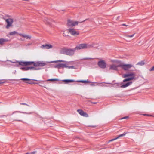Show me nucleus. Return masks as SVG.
Instances as JSON below:
<instances>
[{
    "label": "nucleus",
    "instance_id": "1",
    "mask_svg": "<svg viewBox=\"0 0 154 154\" xmlns=\"http://www.w3.org/2000/svg\"><path fill=\"white\" fill-rule=\"evenodd\" d=\"M119 67H121L123 70L125 71H128L134 66L131 64H120L116 65L114 64L110 65L109 66V69L114 70H117Z\"/></svg>",
    "mask_w": 154,
    "mask_h": 154
},
{
    "label": "nucleus",
    "instance_id": "2",
    "mask_svg": "<svg viewBox=\"0 0 154 154\" xmlns=\"http://www.w3.org/2000/svg\"><path fill=\"white\" fill-rule=\"evenodd\" d=\"M19 65L23 66H27L33 64L35 66H43L46 65V63L43 62L38 61L35 63L32 61H19Z\"/></svg>",
    "mask_w": 154,
    "mask_h": 154
},
{
    "label": "nucleus",
    "instance_id": "3",
    "mask_svg": "<svg viewBox=\"0 0 154 154\" xmlns=\"http://www.w3.org/2000/svg\"><path fill=\"white\" fill-rule=\"evenodd\" d=\"M19 35L20 36H21L22 38L20 39V40L21 41H24L25 40V38L26 39H30L32 38L31 35L25 34H22L21 33H17V32L16 31L11 32H10L8 35H7L8 36V35L13 36L14 35L16 34Z\"/></svg>",
    "mask_w": 154,
    "mask_h": 154
},
{
    "label": "nucleus",
    "instance_id": "4",
    "mask_svg": "<svg viewBox=\"0 0 154 154\" xmlns=\"http://www.w3.org/2000/svg\"><path fill=\"white\" fill-rule=\"evenodd\" d=\"M74 49L63 48L60 50V53L69 56H72L74 55Z\"/></svg>",
    "mask_w": 154,
    "mask_h": 154
},
{
    "label": "nucleus",
    "instance_id": "5",
    "mask_svg": "<svg viewBox=\"0 0 154 154\" xmlns=\"http://www.w3.org/2000/svg\"><path fill=\"white\" fill-rule=\"evenodd\" d=\"M92 45L90 44L86 43L80 44L77 45L74 49V51L85 49L89 48H91Z\"/></svg>",
    "mask_w": 154,
    "mask_h": 154
},
{
    "label": "nucleus",
    "instance_id": "6",
    "mask_svg": "<svg viewBox=\"0 0 154 154\" xmlns=\"http://www.w3.org/2000/svg\"><path fill=\"white\" fill-rule=\"evenodd\" d=\"M135 76V74L134 72H131L130 73H127L123 75V78H126L129 77V78H126L123 81V82H125L127 81H129L130 80L133 79Z\"/></svg>",
    "mask_w": 154,
    "mask_h": 154
},
{
    "label": "nucleus",
    "instance_id": "7",
    "mask_svg": "<svg viewBox=\"0 0 154 154\" xmlns=\"http://www.w3.org/2000/svg\"><path fill=\"white\" fill-rule=\"evenodd\" d=\"M68 32L71 35L76 36L79 34V32L74 29H68Z\"/></svg>",
    "mask_w": 154,
    "mask_h": 154
},
{
    "label": "nucleus",
    "instance_id": "8",
    "mask_svg": "<svg viewBox=\"0 0 154 154\" xmlns=\"http://www.w3.org/2000/svg\"><path fill=\"white\" fill-rule=\"evenodd\" d=\"M82 22H79L82 23ZM79 22L77 21H74L72 20H68L67 22V25L70 26H74L78 25Z\"/></svg>",
    "mask_w": 154,
    "mask_h": 154
},
{
    "label": "nucleus",
    "instance_id": "9",
    "mask_svg": "<svg viewBox=\"0 0 154 154\" xmlns=\"http://www.w3.org/2000/svg\"><path fill=\"white\" fill-rule=\"evenodd\" d=\"M5 22L7 23L6 26L7 29H9V27L12 26L13 23V20L11 18H8L5 20Z\"/></svg>",
    "mask_w": 154,
    "mask_h": 154
},
{
    "label": "nucleus",
    "instance_id": "10",
    "mask_svg": "<svg viewBox=\"0 0 154 154\" xmlns=\"http://www.w3.org/2000/svg\"><path fill=\"white\" fill-rule=\"evenodd\" d=\"M98 65L101 68H105L106 67V64L104 61L102 60L98 62Z\"/></svg>",
    "mask_w": 154,
    "mask_h": 154
},
{
    "label": "nucleus",
    "instance_id": "11",
    "mask_svg": "<svg viewBox=\"0 0 154 154\" xmlns=\"http://www.w3.org/2000/svg\"><path fill=\"white\" fill-rule=\"evenodd\" d=\"M54 67L55 68L60 69L61 68H67L68 67L66 64L65 63H58L56 65H54Z\"/></svg>",
    "mask_w": 154,
    "mask_h": 154
},
{
    "label": "nucleus",
    "instance_id": "12",
    "mask_svg": "<svg viewBox=\"0 0 154 154\" xmlns=\"http://www.w3.org/2000/svg\"><path fill=\"white\" fill-rule=\"evenodd\" d=\"M45 23L51 26H53V23H55L54 21L51 19L46 18L45 21Z\"/></svg>",
    "mask_w": 154,
    "mask_h": 154
},
{
    "label": "nucleus",
    "instance_id": "13",
    "mask_svg": "<svg viewBox=\"0 0 154 154\" xmlns=\"http://www.w3.org/2000/svg\"><path fill=\"white\" fill-rule=\"evenodd\" d=\"M25 113L24 112H21L20 111H16L14 113H13L12 114L13 115V117L15 119V120L17 121H20V120H19L18 119V118L19 116H20V115L17 113Z\"/></svg>",
    "mask_w": 154,
    "mask_h": 154
},
{
    "label": "nucleus",
    "instance_id": "14",
    "mask_svg": "<svg viewBox=\"0 0 154 154\" xmlns=\"http://www.w3.org/2000/svg\"><path fill=\"white\" fill-rule=\"evenodd\" d=\"M77 111L81 116L85 117H88V115L86 113L84 112L83 110L80 109H78Z\"/></svg>",
    "mask_w": 154,
    "mask_h": 154
},
{
    "label": "nucleus",
    "instance_id": "15",
    "mask_svg": "<svg viewBox=\"0 0 154 154\" xmlns=\"http://www.w3.org/2000/svg\"><path fill=\"white\" fill-rule=\"evenodd\" d=\"M52 45L50 44L44 45L41 46V48L42 49H48L52 48Z\"/></svg>",
    "mask_w": 154,
    "mask_h": 154
},
{
    "label": "nucleus",
    "instance_id": "16",
    "mask_svg": "<svg viewBox=\"0 0 154 154\" xmlns=\"http://www.w3.org/2000/svg\"><path fill=\"white\" fill-rule=\"evenodd\" d=\"M127 133H128L127 132H124L123 134H120L117 137H116L115 138H114V139H112L111 140H109V142H110L113 141L114 140H116L118 139L119 138L121 137L125 136Z\"/></svg>",
    "mask_w": 154,
    "mask_h": 154
},
{
    "label": "nucleus",
    "instance_id": "17",
    "mask_svg": "<svg viewBox=\"0 0 154 154\" xmlns=\"http://www.w3.org/2000/svg\"><path fill=\"white\" fill-rule=\"evenodd\" d=\"M132 83V82H129L125 84H123L121 87L122 88H126L130 85Z\"/></svg>",
    "mask_w": 154,
    "mask_h": 154
},
{
    "label": "nucleus",
    "instance_id": "18",
    "mask_svg": "<svg viewBox=\"0 0 154 154\" xmlns=\"http://www.w3.org/2000/svg\"><path fill=\"white\" fill-rule=\"evenodd\" d=\"M8 40L7 39L1 38L0 39V45H2L5 44V42H8Z\"/></svg>",
    "mask_w": 154,
    "mask_h": 154
},
{
    "label": "nucleus",
    "instance_id": "19",
    "mask_svg": "<svg viewBox=\"0 0 154 154\" xmlns=\"http://www.w3.org/2000/svg\"><path fill=\"white\" fill-rule=\"evenodd\" d=\"M63 81L66 83H68L69 82H74L73 80L66 79L63 80Z\"/></svg>",
    "mask_w": 154,
    "mask_h": 154
},
{
    "label": "nucleus",
    "instance_id": "20",
    "mask_svg": "<svg viewBox=\"0 0 154 154\" xmlns=\"http://www.w3.org/2000/svg\"><path fill=\"white\" fill-rule=\"evenodd\" d=\"M31 67H23L21 68V69L23 70L24 71H27L29 70V69L31 70Z\"/></svg>",
    "mask_w": 154,
    "mask_h": 154
},
{
    "label": "nucleus",
    "instance_id": "21",
    "mask_svg": "<svg viewBox=\"0 0 154 154\" xmlns=\"http://www.w3.org/2000/svg\"><path fill=\"white\" fill-rule=\"evenodd\" d=\"M20 80L23 81L25 82H28L31 80V79L28 78H21L20 79Z\"/></svg>",
    "mask_w": 154,
    "mask_h": 154
},
{
    "label": "nucleus",
    "instance_id": "22",
    "mask_svg": "<svg viewBox=\"0 0 154 154\" xmlns=\"http://www.w3.org/2000/svg\"><path fill=\"white\" fill-rule=\"evenodd\" d=\"M59 80L57 79H50L47 80L48 81H57Z\"/></svg>",
    "mask_w": 154,
    "mask_h": 154
},
{
    "label": "nucleus",
    "instance_id": "23",
    "mask_svg": "<svg viewBox=\"0 0 154 154\" xmlns=\"http://www.w3.org/2000/svg\"><path fill=\"white\" fill-rule=\"evenodd\" d=\"M65 62L64 61L62 60H58L53 61L51 62V63H57V62Z\"/></svg>",
    "mask_w": 154,
    "mask_h": 154
},
{
    "label": "nucleus",
    "instance_id": "24",
    "mask_svg": "<svg viewBox=\"0 0 154 154\" xmlns=\"http://www.w3.org/2000/svg\"><path fill=\"white\" fill-rule=\"evenodd\" d=\"M31 80H32L31 79V80L30 81H29L28 82H25V83H28V84H34V82L31 81Z\"/></svg>",
    "mask_w": 154,
    "mask_h": 154
},
{
    "label": "nucleus",
    "instance_id": "25",
    "mask_svg": "<svg viewBox=\"0 0 154 154\" xmlns=\"http://www.w3.org/2000/svg\"><path fill=\"white\" fill-rule=\"evenodd\" d=\"M31 70H39L40 69L39 68H35L34 67H31Z\"/></svg>",
    "mask_w": 154,
    "mask_h": 154
},
{
    "label": "nucleus",
    "instance_id": "26",
    "mask_svg": "<svg viewBox=\"0 0 154 154\" xmlns=\"http://www.w3.org/2000/svg\"><path fill=\"white\" fill-rule=\"evenodd\" d=\"M80 82L83 83H90V82L88 81H84V80H82L80 81Z\"/></svg>",
    "mask_w": 154,
    "mask_h": 154
},
{
    "label": "nucleus",
    "instance_id": "27",
    "mask_svg": "<svg viewBox=\"0 0 154 154\" xmlns=\"http://www.w3.org/2000/svg\"><path fill=\"white\" fill-rule=\"evenodd\" d=\"M144 64V63L143 61H141L140 62L138 63L137 65H140V66H143Z\"/></svg>",
    "mask_w": 154,
    "mask_h": 154
},
{
    "label": "nucleus",
    "instance_id": "28",
    "mask_svg": "<svg viewBox=\"0 0 154 154\" xmlns=\"http://www.w3.org/2000/svg\"><path fill=\"white\" fill-rule=\"evenodd\" d=\"M134 35H135V33L133 34H132L131 35H126V36L127 37H128V38H131V37H133L134 36Z\"/></svg>",
    "mask_w": 154,
    "mask_h": 154
},
{
    "label": "nucleus",
    "instance_id": "29",
    "mask_svg": "<svg viewBox=\"0 0 154 154\" xmlns=\"http://www.w3.org/2000/svg\"><path fill=\"white\" fill-rule=\"evenodd\" d=\"M97 84H98V83L97 82L92 83L91 85V86H94L97 85Z\"/></svg>",
    "mask_w": 154,
    "mask_h": 154
},
{
    "label": "nucleus",
    "instance_id": "30",
    "mask_svg": "<svg viewBox=\"0 0 154 154\" xmlns=\"http://www.w3.org/2000/svg\"><path fill=\"white\" fill-rule=\"evenodd\" d=\"M32 80L35 81H36V82H34V84H38L39 83V82L37 80L33 79V80Z\"/></svg>",
    "mask_w": 154,
    "mask_h": 154
},
{
    "label": "nucleus",
    "instance_id": "31",
    "mask_svg": "<svg viewBox=\"0 0 154 154\" xmlns=\"http://www.w3.org/2000/svg\"><path fill=\"white\" fill-rule=\"evenodd\" d=\"M149 70L150 71L154 70V66L151 68L149 69Z\"/></svg>",
    "mask_w": 154,
    "mask_h": 154
},
{
    "label": "nucleus",
    "instance_id": "32",
    "mask_svg": "<svg viewBox=\"0 0 154 154\" xmlns=\"http://www.w3.org/2000/svg\"><path fill=\"white\" fill-rule=\"evenodd\" d=\"M69 69H73L74 68V66H68V67H67Z\"/></svg>",
    "mask_w": 154,
    "mask_h": 154
},
{
    "label": "nucleus",
    "instance_id": "33",
    "mask_svg": "<svg viewBox=\"0 0 154 154\" xmlns=\"http://www.w3.org/2000/svg\"><path fill=\"white\" fill-rule=\"evenodd\" d=\"M128 118V116H125V117L122 118L121 119H127Z\"/></svg>",
    "mask_w": 154,
    "mask_h": 154
},
{
    "label": "nucleus",
    "instance_id": "34",
    "mask_svg": "<svg viewBox=\"0 0 154 154\" xmlns=\"http://www.w3.org/2000/svg\"><path fill=\"white\" fill-rule=\"evenodd\" d=\"M112 62L114 63H118V61H113V60H112Z\"/></svg>",
    "mask_w": 154,
    "mask_h": 154
},
{
    "label": "nucleus",
    "instance_id": "35",
    "mask_svg": "<svg viewBox=\"0 0 154 154\" xmlns=\"http://www.w3.org/2000/svg\"><path fill=\"white\" fill-rule=\"evenodd\" d=\"M144 115H145V116H153L152 115H148V114H144Z\"/></svg>",
    "mask_w": 154,
    "mask_h": 154
},
{
    "label": "nucleus",
    "instance_id": "36",
    "mask_svg": "<svg viewBox=\"0 0 154 154\" xmlns=\"http://www.w3.org/2000/svg\"><path fill=\"white\" fill-rule=\"evenodd\" d=\"M20 104L22 105H27L25 103H21Z\"/></svg>",
    "mask_w": 154,
    "mask_h": 154
},
{
    "label": "nucleus",
    "instance_id": "37",
    "mask_svg": "<svg viewBox=\"0 0 154 154\" xmlns=\"http://www.w3.org/2000/svg\"><path fill=\"white\" fill-rule=\"evenodd\" d=\"M105 85V84H102V85H101V86H106V85Z\"/></svg>",
    "mask_w": 154,
    "mask_h": 154
},
{
    "label": "nucleus",
    "instance_id": "38",
    "mask_svg": "<svg viewBox=\"0 0 154 154\" xmlns=\"http://www.w3.org/2000/svg\"><path fill=\"white\" fill-rule=\"evenodd\" d=\"M63 36H66V35H65V33H63Z\"/></svg>",
    "mask_w": 154,
    "mask_h": 154
},
{
    "label": "nucleus",
    "instance_id": "39",
    "mask_svg": "<svg viewBox=\"0 0 154 154\" xmlns=\"http://www.w3.org/2000/svg\"><path fill=\"white\" fill-rule=\"evenodd\" d=\"M122 25L123 26H127V25H126L125 24H122Z\"/></svg>",
    "mask_w": 154,
    "mask_h": 154
},
{
    "label": "nucleus",
    "instance_id": "40",
    "mask_svg": "<svg viewBox=\"0 0 154 154\" xmlns=\"http://www.w3.org/2000/svg\"><path fill=\"white\" fill-rule=\"evenodd\" d=\"M94 103V104H96V103H96V102H94V103Z\"/></svg>",
    "mask_w": 154,
    "mask_h": 154
},
{
    "label": "nucleus",
    "instance_id": "41",
    "mask_svg": "<svg viewBox=\"0 0 154 154\" xmlns=\"http://www.w3.org/2000/svg\"><path fill=\"white\" fill-rule=\"evenodd\" d=\"M40 86H41V85H40ZM42 87H43L42 86H41Z\"/></svg>",
    "mask_w": 154,
    "mask_h": 154
}]
</instances>
